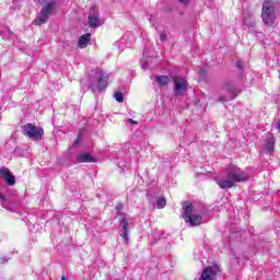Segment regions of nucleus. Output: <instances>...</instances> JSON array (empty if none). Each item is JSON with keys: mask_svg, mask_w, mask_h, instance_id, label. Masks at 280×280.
Masks as SVG:
<instances>
[{"mask_svg": "<svg viewBox=\"0 0 280 280\" xmlns=\"http://www.w3.org/2000/svg\"><path fill=\"white\" fill-rule=\"evenodd\" d=\"M142 67L144 70L150 68V66H148L147 63L142 65Z\"/></svg>", "mask_w": 280, "mask_h": 280, "instance_id": "28", "label": "nucleus"}, {"mask_svg": "<svg viewBox=\"0 0 280 280\" xmlns=\"http://www.w3.org/2000/svg\"><path fill=\"white\" fill-rule=\"evenodd\" d=\"M244 27H248L250 32H254V34H257V24L255 23V20L253 18H245L243 21Z\"/></svg>", "mask_w": 280, "mask_h": 280, "instance_id": "16", "label": "nucleus"}, {"mask_svg": "<svg viewBox=\"0 0 280 280\" xmlns=\"http://www.w3.org/2000/svg\"><path fill=\"white\" fill-rule=\"evenodd\" d=\"M185 221L189 224V226H200L202 217L190 214V217L186 218Z\"/></svg>", "mask_w": 280, "mask_h": 280, "instance_id": "15", "label": "nucleus"}, {"mask_svg": "<svg viewBox=\"0 0 280 280\" xmlns=\"http://www.w3.org/2000/svg\"><path fill=\"white\" fill-rule=\"evenodd\" d=\"M178 2L182 3L183 5L189 4V0H178Z\"/></svg>", "mask_w": 280, "mask_h": 280, "instance_id": "25", "label": "nucleus"}, {"mask_svg": "<svg viewBox=\"0 0 280 280\" xmlns=\"http://www.w3.org/2000/svg\"><path fill=\"white\" fill-rule=\"evenodd\" d=\"M174 91L175 95H184L187 92V80L184 78L179 79L178 77L174 78Z\"/></svg>", "mask_w": 280, "mask_h": 280, "instance_id": "10", "label": "nucleus"}, {"mask_svg": "<svg viewBox=\"0 0 280 280\" xmlns=\"http://www.w3.org/2000/svg\"><path fill=\"white\" fill-rule=\"evenodd\" d=\"M114 97H115L116 102H118V104H124V93L116 92L114 94Z\"/></svg>", "mask_w": 280, "mask_h": 280, "instance_id": "20", "label": "nucleus"}, {"mask_svg": "<svg viewBox=\"0 0 280 280\" xmlns=\"http://www.w3.org/2000/svg\"><path fill=\"white\" fill-rule=\"evenodd\" d=\"M95 161V158L91 155V153H80L77 155V163H93Z\"/></svg>", "mask_w": 280, "mask_h": 280, "instance_id": "13", "label": "nucleus"}, {"mask_svg": "<svg viewBox=\"0 0 280 280\" xmlns=\"http://www.w3.org/2000/svg\"><path fill=\"white\" fill-rule=\"evenodd\" d=\"M88 23L90 27H100L102 25V20L100 19V12L96 7L90 8V15L88 18Z\"/></svg>", "mask_w": 280, "mask_h": 280, "instance_id": "8", "label": "nucleus"}, {"mask_svg": "<svg viewBox=\"0 0 280 280\" xmlns=\"http://www.w3.org/2000/svg\"><path fill=\"white\" fill-rule=\"evenodd\" d=\"M265 152H268L269 154L271 152H275V136L272 133L266 135V143L264 148Z\"/></svg>", "mask_w": 280, "mask_h": 280, "instance_id": "12", "label": "nucleus"}, {"mask_svg": "<svg viewBox=\"0 0 280 280\" xmlns=\"http://www.w3.org/2000/svg\"><path fill=\"white\" fill-rule=\"evenodd\" d=\"M236 67H237V69H244V61H242V60H238L237 62H236Z\"/></svg>", "mask_w": 280, "mask_h": 280, "instance_id": "24", "label": "nucleus"}, {"mask_svg": "<svg viewBox=\"0 0 280 280\" xmlns=\"http://www.w3.org/2000/svg\"><path fill=\"white\" fill-rule=\"evenodd\" d=\"M245 180H248V173L230 164L226 167V179L219 180L218 185L221 189H231L232 187H235V183H244Z\"/></svg>", "mask_w": 280, "mask_h": 280, "instance_id": "1", "label": "nucleus"}, {"mask_svg": "<svg viewBox=\"0 0 280 280\" xmlns=\"http://www.w3.org/2000/svg\"><path fill=\"white\" fill-rule=\"evenodd\" d=\"M184 214L183 218L186 220V218H189L194 211V205L189 201L184 202Z\"/></svg>", "mask_w": 280, "mask_h": 280, "instance_id": "17", "label": "nucleus"}, {"mask_svg": "<svg viewBox=\"0 0 280 280\" xmlns=\"http://www.w3.org/2000/svg\"><path fill=\"white\" fill-rule=\"evenodd\" d=\"M89 43H91V33L83 34L79 38L78 47L80 49H84V48L89 47Z\"/></svg>", "mask_w": 280, "mask_h": 280, "instance_id": "14", "label": "nucleus"}, {"mask_svg": "<svg viewBox=\"0 0 280 280\" xmlns=\"http://www.w3.org/2000/svg\"><path fill=\"white\" fill-rule=\"evenodd\" d=\"M165 205H167L165 197H161L160 199L156 200L158 209H165Z\"/></svg>", "mask_w": 280, "mask_h": 280, "instance_id": "19", "label": "nucleus"}, {"mask_svg": "<svg viewBox=\"0 0 280 280\" xmlns=\"http://www.w3.org/2000/svg\"><path fill=\"white\" fill-rule=\"evenodd\" d=\"M0 178H2L9 187H14V185H16V177L12 175V172H10V168L8 167L0 168Z\"/></svg>", "mask_w": 280, "mask_h": 280, "instance_id": "9", "label": "nucleus"}, {"mask_svg": "<svg viewBox=\"0 0 280 280\" xmlns=\"http://www.w3.org/2000/svg\"><path fill=\"white\" fill-rule=\"evenodd\" d=\"M23 135L33 141H40L45 135V130H43L42 127H36L33 124H27L23 127Z\"/></svg>", "mask_w": 280, "mask_h": 280, "instance_id": "6", "label": "nucleus"}, {"mask_svg": "<svg viewBox=\"0 0 280 280\" xmlns=\"http://www.w3.org/2000/svg\"><path fill=\"white\" fill-rule=\"evenodd\" d=\"M220 272V266L218 264L207 266L202 269L198 280H215Z\"/></svg>", "mask_w": 280, "mask_h": 280, "instance_id": "7", "label": "nucleus"}, {"mask_svg": "<svg viewBox=\"0 0 280 280\" xmlns=\"http://www.w3.org/2000/svg\"><path fill=\"white\" fill-rule=\"evenodd\" d=\"M155 82H158V84L160 86H167V84L170 83V77H167V75H158V77H155Z\"/></svg>", "mask_w": 280, "mask_h": 280, "instance_id": "18", "label": "nucleus"}, {"mask_svg": "<svg viewBox=\"0 0 280 280\" xmlns=\"http://www.w3.org/2000/svg\"><path fill=\"white\" fill-rule=\"evenodd\" d=\"M0 205L5 208V197L0 192Z\"/></svg>", "mask_w": 280, "mask_h": 280, "instance_id": "23", "label": "nucleus"}, {"mask_svg": "<svg viewBox=\"0 0 280 280\" xmlns=\"http://www.w3.org/2000/svg\"><path fill=\"white\" fill-rule=\"evenodd\" d=\"M89 86L95 93L96 91H106L108 88V74L100 69L92 70L89 78Z\"/></svg>", "mask_w": 280, "mask_h": 280, "instance_id": "2", "label": "nucleus"}, {"mask_svg": "<svg viewBox=\"0 0 280 280\" xmlns=\"http://www.w3.org/2000/svg\"><path fill=\"white\" fill-rule=\"evenodd\" d=\"M160 40L161 43H165V40H167V34H165V31L160 33Z\"/></svg>", "mask_w": 280, "mask_h": 280, "instance_id": "22", "label": "nucleus"}, {"mask_svg": "<svg viewBox=\"0 0 280 280\" xmlns=\"http://www.w3.org/2000/svg\"><path fill=\"white\" fill-rule=\"evenodd\" d=\"M40 5H44L39 11L37 18L34 20L35 25H45L49 21V16L56 10V0H40Z\"/></svg>", "mask_w": 280, "mask_h": 280, "instance_id": "3", "label": "nucleus"}, {"mask_svg": "<svg viewBox=\"0 0 280 280\" xmlns=\"http://www.w3.org/2000/svg\"><path fill=\"white\" fill-rule=\"evenodd\" d=\"M128 124H135V125H137V121H136V120H132V119H128Z\"/></svg>", "mask_w": 280, "mask_h": 280, "instance_id": "27", "label": "nucleus"}, {"mask_svg": "<svg viewBox=\"0 0 280 280\" xmlns=\"http://www.w3.org/2000/svg\"><path fill=\"white\" fill-rule=\"evenodd\" d=\"M120 235L122 237V240H125V242L128 243V240H130V237L128 236L130 233V222L128 221V218L124 217L120 221Z\"/></svg>", "mask_w": 280, "mask_h": 280, "instance_id": "11", "label": "nucleus"}, {"mask_svg": "<svg viewBox=\"0 0 280 280\" xmlns=\"http://www.w3.org/2000/svg\"><path fill=\"white\" fill-rule=\"evenodd\" d=\"M3 32H7L9 36H12V31L10 30V27H4V30L0 32V36H2V38H5V35H3Z\"/></svg>", "mask_w": 280, "mask_h": 280, "instance_id": "21", "label": "nucleus"}, {"mask_svg": "<svg viewBox=\"0 0 280 280\" xmlns=\"http://www.w3.org/2000/svg\"><path fill=\"white\" fill-rule=\"evenodd\" d=\"M221 91L230 93V96L220 95L218 102H229V100H235L240 95V90L233 81H228L221 86Z\"/></svg>", "mask_w": 280, "mask_h": 280, "instance_id": "5", "label": "nucleus"}, {"mask_svg": "<svg viewBox=\"0 0 280 280\" xmlns=\"http://www.w3.org/2000/svg\"><path fill=\"white\" fill-rule=\"evenodd\" d=\"M2 264H7L8 259L1 258Z\"/></svg>", "mask_w": 280, "mask_h": 280, "instance_id": "29", "label": "nucleus"}, {"mask_svg": "<svg viewBox=\"0 0 280 280\" xmlns=\"http://www.w3.org/2000/svg\"><path fill=\"white\" fill-rule=\"evenodd\" d=\"M61 280H68V279H67V277L62 276V277H61Z\"/></svg>", "mask_w": 280, "mask_h": 280, "instance_id": "30", "label": "nucleus"}, {"mask_svg": "<svg viewBox=\"0 0 280 280\" xmlns=\"http://www.w3.org/2000/svg\"><path fill=\"white\" fill-rule=\"evenodd\" d=\"M261 19L265 25L272 26L275 25V3L270 0H267L262 4Z\"/></svg>", "mask_w": 280, "mask_h": 280, "instance_id": "4", "label": "nucleus"}, {"mask_svg": "<svg viewBox=\"0 0 280 280\" xmlns=\"http://www.w3.org/2000/svg\"><path fill=\"white\" fill-rule=\"evenodd\" d=\"M82 139L81 136H78L77 140L74 141V145H78L80 143V140Z\"/></svg>", "mask_w": 280, "mask_h": 280, "instance_id": "26", "label": "nucleus"}]
</instances>
